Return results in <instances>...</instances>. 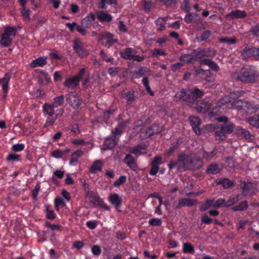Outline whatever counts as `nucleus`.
<instances>
[{
  "mask_svg": "<svg viewBox=\"0 0 259 259\" xmlns=\"http://www.w3.org/2000/svg\"><path fill=\"white\" fill-rule=\"evenodd\" d=\"M179 161H181V167L183 170H196L202 165L200 158L195 154L186 155L184 153L179 154Z\"/></svg>",
  "mask_w": 259,
  "mask_h": 259,
  "instance_id": "f257e3e1",
  "label": "nucleus"
},
{
  "mask_svg": "<svg viewBox=\"0 0 259 259\" xmlns=\"http://www.w3.org/2000/svg\"><path fill=\"white\" fill-rule=\"evenodd\" d=\"M259 73L250 67H243L239 72L234 73V77L238 81L245 83H253L257 81Z\"/></svg>",
  "mask_w": 259,
  "mask_h": 259,
  "instance_id": "f03ea898",
  "label": "nucleus"
},
{
  "mask_svg": "<svg viewBox=\"0 0 259 259\" xmlns=\"http://www.w3.org/2000/svg\"><path fill=\"white\" fill-rule=\"evenodd\" d=\"M235 125L232 122L228 124H223L221 126L220 129L214 133L215 137H219V140L224 141L226 139V135L231 134L234 130Z\"/></svg>",
  "mask_w": 259,
  "mask_h": 259,
  "instance_id": "7ed1b4c3",
  "label": "nucleus"
},
{
  "mask_svg": "<svg viewBox=\"0 0 259 259\" xmlns=\"http://www.w3.org/2000/svg\"><path fill=\"white\" fill-rule=\"evenodd\" d=\"M87 196L89 197V201L94 205L99 206L105 210H109L110 207L104 203L103 200L99 197L97 193L88 191L86 192Z\"/></svg>",
  "mask_w": 259,
  "mask_h": 259,
  "instance_id": "20e7f679",
  "label": "nucleus"
},
{
  "mask_svg": "<svg viewBox=\"0 0 259 259\" xmlns=\"http://www.w3.org/2000/svg\"><path fill=\"white\" fill-rule=\"evenodd\" d=\"M242 59L245 60L251 57L256 61L259 60V48L246 47L241 52Z\"/></svg>",
  "mask_w": 259,
  "mask_h": 259,
  "instance_id": "39448f33",
  "label": "nucleus"
},
{
  "mask_svg": "<svg viewBox=\"0 0 259 259\" xmlns=\"http://www.w3.org/2000/svg\"><path fill=\"white\" fill-rule=\"evenodd\" d=\"M197 200L192 199L189 198H184L179 199L178 202H174L172 207L175 210H178L180 208L187 206L191 207L196 204Z\"/></svg>",
  "mask_w": 259,
  "mask_h": 259,
  "instance_id": "423d86ee",
  "label": "nucleus"
},
{
  "mask_svg": "<svg viewBox=\"0 0 259 259\" xmlns=\"http://www.w3.org/2000/svg\"><path fill=\"white\" fill-rule=\"evenodd\" d=\"M66 101L74 109H77L82 103V99L78 97V94L74 92L69 93L66 97Z\"/></svg>",
  "mask_w": 259,
  "mask_h": 259,
  "instance_id": "0eeeda50",
  "label": "nucleus"
},
{
  "mask_svg": "<svg viewBox=\"0 0 259 259\" xmlns=\"http://www.w3.org/2000/svg\"><path fill=\"white\" fill-rule=\"evenodd\" d=\"M162 157L160 155H156L151 162V168L149 171L151 175H155L159 169V166L162 163Z\"/></svg>",
  "mask_w": 259,
  "mask_h": 259,
  "instance_id": "6e6552de",
  "label": "nucleus"
},
{
  "mask_svg": "<svg viewBox=\"0 0 259 259\" xmlns=\"http://www.w3.org/2000/svg\"><path fill=\"white\" fill-rule=\"evenodd\" d=\"M189 120L195 134L198 135H201V130L199 127L201 123L200 119L196 117L190 116Z\"/></svg>",
  "mask_w": 259,
  "mask_h": 259,
  "instance_id": "1a4fd4ad",
  "label": "nucleus"
},
{
  "mask_svg": "<svg viewBox=\"0 0 259 259\" xmlns=\"http://www.w3.org/2000/svg\"><path fill=\"white\" fill-rule=\"evenodd\" d=\"M258 110V106L251 102L245 101L242 111L248 114L256 112Z\"/></svg>",
  "mask_w": 259,
  "mask_h": 259,
  "instance_id": "9d476101",
  "label": "nucleus"
},
{
  "mask_svg": "<svg viewBox=\"0 0 259 259\" xmlns=\"http://www.w3.org/2000/svg\"><path fill=\"white\" fill-rule=\"evenodd\" d=\"M108 200L111 203V204L115 206L116 209L118 211H120L118 208L121 204L122 199L118 194L114 193L110 195L108 198Z\"/></svg>",
  "mask_w": 259,
  "mask_h": 259,
  "instance_id": "9b49d317",
  "label": "nucleus"
},
{
  "mask_svg": "<svg viewBox=\"0 0 259 259\" xmlns=\"http://www.w3.org/2000/svg\"><path fill=\"white\" fill-rule=\"evenodd\" d=\"M200 65H207L212 70L218 72L220 68L217 64L209 59H203L200 60Z\"/></svg>",
  "mask_w": 259,
  "mask_h": 259,
  "instance_id": "f8f14e48",
  "label": "nucleus"
},
{
  "mask_svg": "<svg viewBox=\"0 0 259 259\" xmlns=\"http://www.w3.org/2000/svg\"><path fill=\"white\" fill-rule=\"evenodd\" d=\"M211 108V104L208 102L201 101L199 103H197L195 106V109L198 112L205 113Z\"/></svg>",
  "mask_w": 259,
  "mask_h": 259,
  "instance_id": "ddd939ff",
  "label": "nucleus"
},
{
  "mask_svg": "<svg viewBox=\"0 0 259 259\" xmlns=\"http://www.w3.org/2000/svg\"><path fill=\"white\" fill-rule=\"evenodd\" d=\"M247 14L244 11L236 10L232 11L226 15V17L230 20H233L235 18H243L246 16Z\"/></svg>",
  "mask_w": 259,
  "mask_h": 259,
  "instance_id": "4468645a",
  "label": "nucleus"
},
{
  "mask_svg": "<svg viewBox=\"0 0 259 259\" xmlns=\"http://www.w3.org/2000/svg\"><path fill=\"white\" fill-rule=\"evenodd\" d=\"M132 169L136 170L137 165L135 162L134 157L131 154H126L123 160Z\"/></svg>",
  "mask_w": 259,
  "mask_h": 259,
  "instance_id": "2eb2a0df",
  "label": "nucleus"
},
{
  "mask_svg": "<svg viewBox=\"0 0 259 259\" xmlns=\"http://www.w3.org/2000/svg\"><path fill=\"white\" fill-rule=\"evenodd\" d=\"M117 145V142L111 138H108L106 139L104 141L103 147L102 148V150H106L107 149H112L115 147Z\"/></svg>",
  "mask_w": 259,
  "mask_h": 259,
  "instance_id": "dca6fc26",
  "label": "nucleus"
},
{
  "mask_svg": "<svg viewBox=\"0 0 259 259\" xmlns=\"http://www.w3.org/2000/svg\"><path fill=\"white\" fill-rule=\"evenodd\" d=\"M221 170L219 165L215 163L210 164L206 169V173L208 174L216 175L219 174Z\"/></svg>",
  "mask_w": 259,
  "mask_h": 259,
  "instance_id": "f3484780",
  "label": "nucleus"
},
{
  "mask_svg": "<svg viewBox=\"0 0 259 259\" xmlns=\"http://www.w3.org/2000/svg\"><path fill=\"white\" fill-rule=\"evenodd\" d=\"M97 18L102 22H110L112 20V16L108 13H105L103 11H101L98 13Z\"/></svg>",
  "mask_w": 259,
  "mask_h": 259,
  "instance_id": "a211bd4d",
  "label": "nucleus"
},
{
  "mask_svg": "<svg viewBox=\"0 0 259 259\" xmlns=\"http://www.w3.org/2000/svg\"><path fill=\"white\" fill-rule=\"evenodd\" d=\"M241 189L242 190V194L243 196L248 195L252 187V183L250 182L246 183L245 181H241Z\"/></svg>",
  "mask_w": 259,
  "mask_h": 259,
  "instance_id": "6ab92c4d",
  "label": "nucleus"
},
{
  "mask_svg": "<svg viewBox=\"0 0 259 259\" xmlns=\"http://www.w3.org/2000/svg\"><path fill=\"white\" fill-rule=\"evenodd\" d=\"M113 34L108 32H106L100 35L99 39L101 41H102L103 39H106V45L108 44L109 46H111L113 45Z\"/></svg>",
  "mask_w": 259,
  "mask_h": 259,
  "instance_id": "aec40b11",
  "label": "nucleus"
},
{
  "mask_svg": "<svg viewBox=\"0 0 259 259\" xmlns=\"http://www.w3.org/2000/svg\"><path fill=\"white\" fill-rule=\"evenodd\" d=\"M245 121L250 125L259 128V114H256L251 117L247 118Z\"/></svg>",
  "mask_w": 259,
  "mask_h": 259,
  "instance_id": "412c9836",
  "label": "nucleus"
},
{
  "mask_svg": "<svg viewBox=\"0 0 259 259\" xmlns=\"http://www.w3.org/2000/svg\"><path fill=\"white\" fill-rule=\"evenodd\" d=\"M163 130V127L162 126H160L159 124H154L148 128L149 132L151 131V132L149 133V136L150 137L154 135L159 134Z\"/></svg>",
  "mask_w": 259,
  "mask_h": 259,
  "instance_id": "4be33fe9",
  "label": "nucleus"
},
{
  "mask_svg": "<svg viewBox=\"0 0 259 259\" xmlns=\"http://www.w3.org/2000/svg\"><path fill=\"white\" fill-rule=\"evenodd\" d=\"M47 64V58H43L42 57H38V58L34 60L30 63V67L35 68L37 66H43Z\"/></svg>",
  "mask_w": 259,
  "mask_h": 259,
  "instance_id": "5701e85b",
  "label": "nucleus"
},
{
  "mask_svg": "<svg viewBox=\"0 0 259 259\" xmlns=\"http://www.w3.org/2000/svg\"><path fill=\"white\" fill-rule=\"evenodd\" d=\"M103 163L101 160H97L94 162L93 164L91 166L90 171L95 174L97 171H101L103 166Z\"/></svg>",
  "mask_w": 259,
  "mask_h": 259,
  "instance_id": "b1692460",
  "label": "nucleus"
},
{
  "mask_svg": "<svg viewBox=\"0 0 259 259\" xmlns=\"http://www.w3.org/2000/svg\"><path fill=\"white\" fill-rule=\"evenodd\" d=\"M217 184L222 185L224 189H227L235 186L234 181H230L227 178L219 180V182H217Z\"/></svg>",
  "mask_w": 259,
  "mask_h": 259,
  "instance_id": "393cba45",
  "label": "nucleus"
},
{
  "mask_svg": "<svg viewBox=\"0 0 259 259\" xmlns=\"http://www.w3.org/2000/svg\"><path fill=\"white\" fill-rule=\"evenodd\" d=\"M78 84L79 82H78V79L77 78H75L74 77L67 79L64 83V85L74 89L77 87Z\"/></svg>",
  "mask_w": 259,
  "mask_h": 259,
  "instance_id": "a878e982",
  "label": "nucleus"
},
{
  "mask_svg": "<svg viewBox=\"0 0 259 259\" xmlns=\"http://www.w3.org/2000/svg\"><path fill=\"white\" fill-rule=\"evenodd\" d=\"M10 79V75L9 73H6L4 77L2 79L3 83V91L4 94H7L8 91V85Z\"/></svg>",
  "mask_w": 259,
  "mask_h": 259,
  "instance_id": "bb28decb",
  "label": "nucleus"
},
{
  "mask_svg": "<svg viewBox=\"0 0 259 259\" xmlns=\"http://www.w3.org/2000/svg\"><path fill=\"white\" fill-rule=\"evenodd\" d=\"M204 53L205 51H203L201 49L198 48L197 50H193L191 54L194 58V60H197L204 57V55H205Z\"/></svg>",
  "mask_w": 259,
  "mask_h": 259,
  "instance_id": "cd10ccee",
  "label": "nucleus"
},
{
  "mask_svg": "<svg viewBox=\"0 0 259 259\" xmlns=\"http://www.w3.org/2000/svg\"><path fill=\"white\" fill-rule=\"evenodd\" d=\"M244 93V91L242 90H238L230 93L229 96L232 102L237 99L239 97L243 96Z\"/></svg>",
  "mask_w": 259,
  "mask_h": 259,
  "instance_id": "c85d7f7f",
  "label": "nucleus"
},
{
  "mask_svg": "<svg viewBox=\"0 0 259 259\" xmlns=\"http://www.w3.org/2000/svg\"><path fill=\"white\" fill-rule=\"evenodd\" d=\"M55 107L53 106V105H50L49 104H45L43 107V111L44 112L48 114L49 116H52L54 114V108Z\"/></svg>",
  "mask_w": 259,
  "mask_h": 259,
  "instance_id": "c756f323",
  "label": "nucleus"
},
{
  "mask_svg": "<svg viewBox=\"0 0 259 259\" xmlns=\"http://www.w3.org/2000/svg\"><path fill=\"white\" fill-rule=\"evenodd\" d=\"M10 36L9 35H5L4 33L0 40V44L5 47L9 46L12 41V39Z\"/></svg>",
  "mask_w": 259,
  "mask_h": 259,
  "instance_id": "7c9ffc66",
  "label": "nucleus"
},
{
  "mask_svg": "<svg viewBox=\"0 0 259 259\" xmlns=\"http://www.w3.org/2000/svg\"><path fill=\"white\" fill-rule=\"evenodd\" d=\"M83 153V152L81 150H77L73 152L71 155V157L70 160V164H72L73 162H77L78 159L82 156Z\"/></svg>",
  "mask_w": 259,
  "mask_h": 259,
  "instance_id": "2f4dec72",
  "label": "nucleus"
},
{
  "mask_svg": "<svg viewBox=\"0 0 259 259\" xmlns=\"http://www.w3.org/2000/svg\"><path fill=\"white\" fill-rule=\"evenodd\" d=\"M133 49L131 48H126L124 52H120V54L121 57L127 60H131L133 56L131 55V53L133 52Z\"/></svg>",
  "mask_w": 259,
  "mask_h": 259,
  "instance_id": "473e14b6",
  "label": "nucleus"
},
{
  "mask_svg": "<svg viewBox=\"0 0 259 259\" xmlns=\"http://www.w3.org/2000/svg\"><path fill=\"white\" fill-rule=\"evenodd\" d=\"M181 161H179V154L178 155V159L177 161H170L168 164V167L169 169H172L175 166L177 167V169L178 170H182V167H181Z\"/></svg>",
  "mask_w": 259,
  "mask_h": 259,
  "instance_id": "72a5a7b5",
  "label": "nucleus"
},
{
  "mask_svg": "<svg viewBox=\"0 0 259 259\" xmlns=\"http://www.w3.org/2000/svg\"><path fill=\"white\" fill-rule=\"evenodd\" d=\"M247 207L248 202L247 201L245 200L240 202L238 205H236L235 207H232V209L233 211H242L244 209H247Z\"/></svg>",
  "mask_w": 259,
  "mask_h": 259,
  "instance_id": "f704fd0d",
  "label": "nucleus"
},
{
  "mask_svg": "<svg viewBox=\"0 0 259 259\" xmlns=\"http://www.w3.org/2000/svg\"><path fill=\"white\" fill-rule=\"evenodd\" d=\"M213 199H207L204 203L201 204L199 207V210L201 211H205L210 206H213Z\"/></svg>",
  "mask_w": 259,
  "mask_h": 259,
  "instance_id": "c9c22d12",
  "label": "nucleus"
},
{
  "mask_svg": "<svg viewBox=\"0 0 259 259\" xmlns=\"http://www.w3.org/2000/svg\"><path fill=\"white\" fill-rule=\"evenodd\" d=\"M185 101L188 102L189 105L190 106H192L194 104L195 100L194 97V95L192 90L188 91V93L187 94L186 99H185Z\"/></svg>",
  "mask_w": 259,
  "mask_h": 259,
  "instance_id": "e433bc0d",
  "label": "nucleus"
},
{
  "mask_svg": "<svg viewBox=\"0 0 259 259\" xmlns=\"http://www.w3.org/2000/svg\"><path fill=\"white\" fill-rule=\"evenodd\" d=\"M183 251L185 253H193L194 252V248L190 243H185L183 244Z\"/></svg>",
  "mask_w": 259,
  "mask_h": 259,
  "instance_id": "4c0bfd02",
  "label": "nucleus"
},
{
  "mask_svg": "<svg viewBox=\"0 0 259 259\" xmlns=\"http://www.w3.org/2000/svg\"><path fill=\"white\" fill-rule=\"evenodd\" d=\"M244 102L245 101H243L242 100L234 101L232 103V107L235 108L238 110L241 111L242 110Z\"/></svg>",
  "mask_w": 259,
  "mask_h": 259,
  "instance_id": "58836bf2",
  "label": "nucleus"
},
{
  "mask_svg": "<svg viewBox=\"0 0 259 259\" xmlns=\"http://www.w3.org/2000/svg\"><path fill=\"white\" fill-rule=\"evenodd\" d=\"M180 59L182 61L186 63H190L193 61H194L192 54L183 55L180 57Z\"/></svg>",
  "mask_w": 259,
  "mask_h": 259,
  "instance_id": "ea45409f",
  "label": "nucleus"
},
{
  "mask_svg": "<svg viewBox=\"0 0 259 259\" xmlns=\"http://www.w3.org/2000/svg\"><path fill=\"white\" fill-rule=\"evenodd\" d=\"M64 97L63 95L55 98L52 105L56 107L62 105L64 103Z\"/></svg>",
  "mask_w": 259,
  "mask_h": 259,
  "instance_id": "a19ab883",
  "label": "nucleus"
},
{
  "mask_svg": "<svg viewBox=\"0 0 259 259\" xmlns=\"http://www.w3.org/2000/svg\"><path fill=\"white\" fill-rule=\"evenodd\" d=\"M203 51H205L204 57H213L217 54V51L214 49L208 48L202 49Z\"/></svg>",
  "mask_w": 259,
  "mask_h": 259,
  "instance_id": "79ce46f5",
  "label": "nucleus"
},
{
  "mask_svg": "<svg viewBox=\"0 0 259 259\" xmlns=\"http://www.w3.org/2000/svg\"><path fill=\"white\" fill-rule=\"evenodd\" d=\"M134 93V90H130L125 94L128 104L132 103L135 100Z\"/></svg>",
  "mask_w": 259,
  "mask_h": 259,
  "instance_id": "37998d69",
  "label": "nucleus"
},
{
  "mask_svg": "<svg viewBox=\"0 0 259 259\" xmlns=\"http://www.w3.org/2000/svg\"><path fill=\"white\" fill-rule=\"evenodd\" d=\"M219 41L221 42H226L229 44H235L237 40L235 37H233L232 38L225 37L220 38Z\"/></svg>",
  "mask_w": 259,
  "mask_h": 259,
  "instance_id": "c03bdc74",
  "label": "nucleus"
},
{
  "mask_svg": "<svg viewBox=\"0 0 259 259\" xmlns=\"http://www.w3.org/2000/svg\"><path fill=\"white\" fill-rule=\"evenodd\" d=\"M49 205H46V217L49 220H54L56 218V215L53 210L49 209Z\"/></svg>",
  "mask_w": 259,
  "mask_h": 259,
  "instance_id": "a18cd8bd",
  "label": "nucleus"
},
{
  "mask_svg": "<svg viewBox=\"0 0 259 259\" xmlns=\"http://www.w3.org/2000/svg\"><path fill=\"white\" fill-rule=\"evenodd\" d=\"M194 97L195 100V101L200 98H201L203 95L204 92L202 90H199L198 88H195L193 90H192Z\"/></svg>",
  "mask_w": 259,
  "mask_h": 259,
  "instance_id": "49530a36",
  "label": "nucleus"
},
{
  "mask_svg": "<svg viewBox=\"0 0 259 259\" xmlns=\"http://www.w3.org/2000/svg\"><path fill=\"white\" fill-rule=\"evenodd\" d=\"M240 135H242L244 139L248 140L249 141H252L253 140V139L251 138L250 132L248 131L241 128Z\"/></svg>",
  "mask_w": 259,
  "mask_h": 259,
  "instance_id": "de8ad7c7",
  "label": "nucleus"
},
{
  "mask_svg": "<svg viewBox=\"0 0 259 259\" xmlns=\"http://www.w3.org/2000/svg\"><path fill=\"white\" fill-rule=\"evenodd\" d=\"M15 30V28L7 26L5 28L4 33L5 34V35H9V36L11 35L14 36L16 35Z\"/></svg>",
  "mask_w": 259,
  "mask_h": 259,
  "instance_id": "09e8293b",
  "label": "nucleus"
},
{
  "mask_svg": "<svg viewBox=\"0 0 259 259\" xmlns=\"http://www.w3.org/2000/svg\"><path fill=\"white\" fill-rule=\"evenodd\" d=\"M92 24V21L90 19V16H88L81 20V26L83 28H89Z\"/></svg>",
  "mask_w": 259,
  "mask_h": 259,
  "instance_id": "8fccbe9b",
  "label": "nucleus"
},
{
  "mask_svg": "<svg viewBox=\"0 0 259 259\" xmlns=\"http://www.w3.org/2000/svg\"><path fill=\"white\" fill-rule=\"evenodd\" d=\"M126 180V177L125 176H121L119 177V178L118 180H117L114 182L113 185L115 187L119 186L120 185L125 183Z\"/></svg>",
  "mask_w": 259,
  "mask_h": 259,
  "instance_id": "3c124183",
  "label": "nucleus"
},
{
  "mask_svg": "<svg viewBox=\"0 0 259 259\" xmlns=\"http://www.w3.org/2000/svg\"><path fill=\"white\" fill-rule=\"evenodd\" d=\"M152 52V53L151 54V56L156 58H158V55L163 56H166L167 55V53H165L164 51L158 49H154Z\"/></svg>",
  "mask_w": 259,
  "mask_h": 259,
  "instance_id": "603ef678",
  "label": "nucleus"
},
{
  "mask_svg": "<svg viewBox=\"0 0 259 259\" xmlns=\"http://www.w3.org/2000/svg\"><path fill=\"white\" fill-rule=\"evenodd\" d=\"M142 82H143L144 85L147 91V92L151 95L153 96L154 95V93L152 91H151V90L150 87L149 85V80H148V77H144L143 79Z\"/></svg>",
  "mask_w": 259,
  "mask_h": 259,
  "instance_id": "864d4df0",
  "label": "nucleus"
},
{
  "mask_svg": "<svg viewBox=\"0 0 259 259\" xmlns=\"http://www.w3.org/2000/svg\"><path fill=\"white\" fill-rule=\"evenodd\" d=\"M30 11L29 9L23 10V8H21V13L22 16H23V18L27 21L30 20Z\"/></svg>",
  "mask_w": 259,
  "mask_h": 259,
  "instance_id": "5fc2aeb1",
  "label": "nucleus"
},
{
  "mask_svg": "<svg viewBox=\"0 0 259 259\" xmlns=\"http://www.w3.org/2000/svg\"><path fill=\"white\" fill-rule=\"evenodd\" d=\"M161 223V220L157 218H153L149 221V225L152 226H159Z\"/></svg>",
  "mask_w": 259,
  "mask_h": 259,
  "instance_id": "6e6d98bb",
  "label": "nucleus"
},
{
  "mask_svg": "<svg viewBox=\"0 0 259 259\" xmlns=\"http://www.w3.org/2000/svg\"><path fill=\"white\" fill-rule=\"evenodd\" d=\"M211 32L210 30H205L200 36V39L201 41H204L207 40L210 36Z\"/></svg>",
  "mask_w": 259,
  "mask_h": 259,
  "instance_id": "4d7b16f0",
  "label": "nucleus"
},
{
  "mask_svg": "<svg viewBox=\"0 0 259 259\" xmlns=\"http://www.w3.org/2000/svg\"><path fill=\"white\" fill-rule=\"evenodd\" d=\"M238 201V198H230L227 201H225L224 203V206L226 207H228L232 206L233 204H234L236 202Z\"/></svg>",
  "mask_w": 259,
  "mask_h": 259,
  "instance_id": "13d9d810",
  "label": "nucleus"
},
{
  "mask_svg": "<svg viewBox=\"0 0 259 259\" xmlns=\"http://www.w3.org/2000/svg\"><path fill=\"white\" fill-rule=\"evenodd\" d=\"M120 70V68L119 67H110L108 69V73L111 75L112 76H115L117 75L118 72Z\"/></svg>",
  "mask_w": 259,
  "mask_h": 259,
  "instance_id": "bf43d9fd",
  "label": "nucleus"
},
{
  "mask_svg": "<svg viewBox=\"0 0 259 259\" xmlns=\"http://www.w3.org/2000/svg\"><path fill=\"white\" fill-rule=\"evenodd\" d=\"M218 126L215 124H209L205 126V130L208 132L214 131L215 130L218 129Z\"/></svg>",
  "mask_w": 259,
  "mask_h": 259,
  "instance_id": "052dcab7",
  "label": "nucleus"
},
{
  "mask_svg": "<svg viewBox=\"0 0 259 259\" xmlns=\"http://www.w3.org/2000/svg\"><path fill=\"white\" fill-rule=\"evenodd\" d=\"M51 155L56 158H59L62 157L63 153L60 150L57 149L51 153Z\"/></svg>",
  "mask_w": 259,
  "mask_h": 259,
  "instance_id": "680f3d73",
  "label": "nucleus"
},
{
  "mask_svg": "<svg viewBox=\"0 0 259 259\" xmlns=\"http://www.w3.org/2000/svg\"><path fill=\"white\" fill-rule=\"evenodd\" d=\"M201 222L205 224H210L213 220L209 218L207 214H204L201 219Z\"/></svg>",
  "mask_w": 259,
  "mask_h": 259,
  "instance_id": "e2e57ef3",
  "label": "nucleus"
},
{
  "mask_svg": "<svg viewBox=\"0 0 259 259\" xmlns=\"http://www.w3.org/2000/svg\"><path fill=\"white\" fill-rule=\"evenodd\" d=\"M61 206L62 207L65 206V203L64 202L63 199L60 197H57L55 199V207H57V206Z\"/></svg>",
  "mask_w": 259,
  "mask_h": 259,
  "instance_id": "0e129e2a",
  "label": "nucleus"
},
{
  "mask_svg": "<svg viewBox=\"0 0 259 259\" xmlns=\"http://www.w3.org/2000/svg\"><path fill=\"white\" fill-rule=\"evenodd\" d=\"M83 48L82 46H81L80 41H79L78 39H75L74 40V46H73V49L75 52H77V51L80 50Z\"/></svg>",
  "mask_w": 259,
  "mask_h": 259,
  "instance_id": "69168bd1",
  "label": "nucleus"
},
{
  "mask_svg": "<svg viewBox=\"0 0 259 259\" xmlns=\"http://www.w3.org/2000/svg\"><path fill=\"white\" fill-rule=\"evenodd\" d=\"M250 32L254 35L259 37V23L252 26L251 28Z\"/></svg>",
  "mask_w": 259,
  "mask_h": 259,
  "instance_id": "338daca9",
  "label": "nucleus"
},
{
  "mask_svg": "<svg viewBox=\"0 0 259 259\" xmlns=\"http://www.w3.org/2000/svg\"><path fill=\"white\" fill-rule=\"evenodd\" d=\"M225 200L224 199H219L214 203L213 202V207L215 208H219L221 207L223 204L224 205Z\"/></svg>",
  "mask_w": 259,
  "mask_h": 259,
  "instance_id": "774afa93",
  "label": "nucleus"
}]
</instances>
